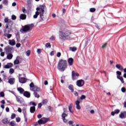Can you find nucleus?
<instances>
[{
    "mask_svg": "<svg viewBox=\"0 0 126 126\" xmlns=\"http://www.w3.org/2000/svg\"><path fill=\"white\" fill-rule=\"evenodd\" d=\"M119 118H120V119H126V111H124V112H121L120 114L119 115Z\"/></svg>",
    "mask_w": 126,
    "mask_h": 126,
    "instance_id": "1a4fd4ad",
    "label": "nucleus"
},
{
    "mask_svg": "<svg viewBox=\"0 0 126 126\" xmlns=\"http://www.w3.org/2000/svg\"><path fill=\"white\" fill-rule=\"evenodd\" d=\"M2 122L3 124H8L9 122L8 121V119L5 118L2 120Z\"/></svg>",
    "mask_w": 126,
    "mask_h": 126,
    "instance_id": "c85d7f7f",
    "label": "nucleus"
},
{
    "mask_svg": "<svg viewBox=\"0 0 126 126\" xmlns=\"http://www.w3.org/2000/svg\"><path fill=\"white\" fill-rule=\"evenodd\" d=\"M50 40H51L52 41H54V40H56V36H52L50 38Z\"/></svg>",
    "mask_w": 126,
    "mask_h": 126,
    "instance_id": "8fccbe9b",
    "label": "nucleus"
},
{
    "mask_svg": "<svg viewBox=\"0 0 126 126\" xmlns=\"http://www.w3.org/2000/svg\"><path fill=\"white\" fill-rule=\"evenodd\" d=\"M15 117H16V115L15 113H12L11 116V118L12 120H13V119H15Z\"/></svg>",
    "mask_w": 126,
    "mask_h": 126,
    "instance_id": "79ce46f5",
    "label": "nucleus"
},
{
    "mask_svg": "<svg viewBox=\"0 0 126 126\" xmlns=\"http://www.w3.org/2000/svg\"><path fill=\"white\" fill-rule=\"evenodd\" d=\"M15 82V78H11L9 79V80H8V83L11 85L14 84Z\"/></svg>",
    "mask_w": 126,
    "mask_h": 126,
    "instance_id": "ddd939ff",
    "label": "nucleus"
},
{
    "mask_svg": "<svg viewBox=\"0 0 126 126\" xmlns=\"http://www.w3.org/2000/svg\"><path fill=\"white\" fill-rule=\"evenodd\" d=\"M117 78H118V79H119V80L121 81L122 83H125L124 78H123L122 76H117Z\"/></svg>",
    "mask_w": 126,
    "mask_h": 126,
    "instance_id": "a878e982",
    "label": "nucleus"
},
{
    "mask_svg": "<svg viewBox=\"0 0 126 126\" xmlns=\"http://www.w3.org/2000/svg\"><path fill=\"white\" fill-rule=\"evenodd\" d=\"M4 51L6 54H12V53H13V48L7 46L4 48Z\"/></svg>",
    "mask_w": 126,
    "mask_h": 126,
    "instance_id": "39448f33",
    "label": "nucleus"
},
{
    "mask_svg": "<svg viewBox=\"0 0 126 126\" xmlns=\"http://www.w3.org/2000/svg\"><path fill=\"white\" fill-rule=\"evenodd\" d=\"M40 18L42 20H44V13H39Z\"/></svg>",
    "mask_w": 126,
    "mask_h": 126,
    "instance_id": "58836bf2",
    "label": "nucleus"
},
{
    "mask_svg": "<svg viewBox=\"0 0 126 126\" xmlns=\"http://www.w3.org/2000/svg\"><path fill=\"white\" fill-rule=\"evenodd\" d=\"M24 118H25V122H26V123H27V121L28 120V119H27V116H26V115H25Z\"/></svg>",
    "mask_w": 126,
    "mask_h": 126,
    "instance_id": "0e129e2a",
    "label": "nucleus"
},
{
    "mask_svg": "<svg viewBox=\"0 0 126 126\" xmlns=\"http://www.w3.org/2000/svg\"><path fill=\"white\" fill-rule=\"evenodd\" d=\"M12 25H13V22L11 20L6 24V26H8L10 28H12Z\"/></svg>",
    "mask_w": 126,
    "mask_h": 126,
    "instance_id": "a211bd4d",
    "label": "nucleus"
},
{
    "mask_svg": "<svg viewBox=\"0 0 126 126\" xmlns=\"http://www.w3.org/2000/svg\"><path fill=\"white\" fill-rule=\"evenodd\" d=\"M30 53H31L30 50L27 51L26 52V56H27L28 57H29V56H30Z\"/></svg>",
    "mask_w": 126,
    "mask_h": 126,
    "instance_id": "49530a36",
    "label": "nucleus"
},
{
    "mask_svg": "<svg viewBox=\"0 0 126 126\" xmlns=\"http://www.w3.org/2000/svg\"><path fill=\"white\" fill-rule=\"evenodd\" d=\"M69 50L70 51H72V52H75V51H76L77 50V48L75 47H69Z\"/></svg>",
    "mask_w": 126,
    "mask_h": 126,
    "instance_id": "cd10ccee",
    "label": "nucleus"
},
{
    "mask_svg": "<svg viewBox=\"0 0 126 126\" xmlns=\"http://www.w3.org/2000/svg\"><path fill=\"white\" fill-rule=\"evenodd\" d=\"M20 121H21V119H20V118L17 117L16 118V122L17 123H19V122H20Z\"/></svg>",
    "mask_w": 126,
    "mask_h": 126,
    "instance_id": "09e8293b",
    "label": "nucleus"
},
{
    "mask_svg": "<svg viewBox=\"0 0 126 126\" xmlns=\"http://www.w3.org/2000/svg\"><path fill=\"white\" fill-rule=\"evenodd\" d=\"M34 92V95L36 98H39L40 97V95L37 93V91H33Z\"/></svg>",
    "mask_w": 126,
    "mask_h": 126,
    "instance_id": "2f4dec72",
    "label": "nucleus"
},
{
    "mask_svg": "<svg viewBox=\"0 0 126 126\" xmlns=\"http://www.w3.org/2000/svg\"><path fill=\"white\" fill-rule=\"evenodd\" d=\"M16 100L17 102H18V103H20V104H21L22 103V102L21 101V100L19 97H16Z\"/></svg>",
    "mask_w": 126,
    "mask_h": 126,
    "instance_id": "a18cd8bd",
    "label": "nucleus"
},
{
    "mask_svg": "<svg viewBox=\"0 0 126 126\" xmlns=\"http://www.w3.org/2000/svg\"><path fill=\"white\" fill-rule=\"evenodd\" d=\"M75 76H79V74L77 72H75L74 71H72V78L73 80H75L76 79V78Z\"/></svg>",
    "mask_w": 126,
    "mask_h": 126,
    "instance_id": "6e6552de",
    "label": "nucleus"
},
{
    "mask_svg": "<svg viewBox=\"0 0 126 126\" xmlns=\"http://www.w3.org/2000/svg\"><path fill=\"white\" fill-rule=\"evenodd\" d=\"M90 12H95L96 11V9L95 8H91L90 9Z\"/></svg>",
    "mask_w": 126,
    "mask_h": 126,
    "instance_id": "ea45409f",
    "label": "nucleus"
},
{
    "mask_svg": "<svg viewBox=\"0 0 126 126\" xmlns=\"http://www.w3.org/2000/svg\"><path fill=\"white\" fill-rule=\"evenodd\" d=\"M121 91H122V92H123V93H125V92H126V88L125 87L122 88Z\"/></svg>",
    "mask_w": 126,
    "mask_h": 126,
    "instance_id": "603ef678",
    "label": "nucleus"
},
{
    "mask_svg": "<svg viewBox=\"0 0 126 126\" xmlns=\"http://www.w3.org/2000/svg\"><path fill=\"white\" fill-rule=\"evenodd\" d=\"M9 44L11 46H14L16 44L15 40L14 39L9 40Z\"/></svg>",
    "mask_w": 126,
    "mask_h": 126,
    "instance_id": "412c9836",
    "label": "nucleus"
},
{
    "mask_svg": "<svg viewBox=\"0 0 126 126\" xmlns=\"http://www.w3.org/2000/svg\"><path fill=\"white\" fill-rule=\"evenodd\" d=\"M80 102L79 100H76L75 101V105L77 106V105H79Z\"/></svg>",
    "mask_w": 126,
    "mask_h": 126,
    "instance_id": "e2e57ef3",
    "label": "nucleus"
},
{
    "mask_svg": "<svg viewBox=\"0 0 126 126\" xmlns=\"http://www.w3.org/2000/svg\"><path fill=\"white\" fill-rule=\"evenodd\" d=\"M107 46V43H104L102 46V49H104V48H105V47Z\"/></svg>",
    "mask_w": 126,
    "mask_h": 126,
    "instance_id": "bf43d9fd",
    "label": "nucleus"
},
{
    "mask_svg": "<svg viewBox=\"0 0 126 126\" xmlns=\"http://www.w3.org/2000/svg\"><path fill=\"white\" fill-rule=\"evenodd\" d=\"M37 53L38 54H41V49H37Z\"/></svg>",
    "mask_w": 126,
    "mask_h": 126,
    "instance_id": "680f3d73",
    "label": "nucleus"
},
{
    "mask_svg": "<svg viewBox=\"0 0 126 126\" xmlns=\"http://www.w3.org/2000/svg\"><path fill=\"white\" fill-rule=\"evenodd\" d=\"M17 90L19 92V93H20V94H24V92H25L24 89H23V88L21 87L18 88Z\"/></svg>",
    "mask_w": 126,
    "mask_h": 126,
    "instance_id": "aec40b11",
    "label": "nucleus"
},
{
    "mask_svg": "<svg viewBox=\"0 0 126 126\" xmlns=\"http://www.w3.org/2000/svg\"><path fill=\"white\" fill-rule=\"evenodd\" d=\"M57 68L60 71H64L67 68V61L64 59H60L57 65Z\"/></svg>",
    "mask_w": 126,
    "mask_h": 126,
    "instance_id": "f257e3e1",
    "label": "nucleus"
},
{
    "mask_svg": "<svg viewBox=\"0 0 126 126\" xmlns=\"http://www.w3.org/2000/svg\"><path fill=\"white\" fill-rule=\"evenodd\" d=\"M116 67L119 69L120 70H124V67L122 66L121 64H117L116 65Z\"/></svg>",
    "mask_w": 126,
    "mask_h": 126,
    "instance_id": "5701e85b",
    "label": "nucleus"
},
{
    "mask_svg": "<svg viewBox=\"0 0 126 126\" xmlns=\"http://www.w3.org/2000/svg\"><path fill=\"white\" fill-rule=\"evenodd\" d=\"M76 83L77 86H78V87H83V86H84L85 82H84V80L80 79L77 81Z\"/></svg>",
    "mask_w": 126,
    "mask_h": 126,
    "instance_id": "423d86ee",
    "label": "nucleus"
},
{
    "mask_svg": "<svg viewBox=\"0 0 126 126\" xmlns=\"http://www.w3.org/2000/svg\"><path fill=\"white\" fill-rule=\"evenodd\" d=\"M116 73H117V76H121V75H122V72L120 71H117Z\"/></svg>",
    "mask_w": 126,
    "mask_h": 126,
    "instance_id": "a19ab883",
    "label": "nucleus"
},
{
    "mask_svg": "<svg viewBox=\"0 0 126 126\" xmlns=\"http://www.w3.org/2000/svg\"><path fill=\"white\" fill-rule=\"evenodd\" d=\"M62 117L63 118V120L64 123H67V120L65 119L66 117H67V115L65 113H63L62 115Z\"/></svg>",
    "mask_w": 126,
    "mask_h": 126,
    "instance_id": "4468645a",
    "label": "nucleus"
},
{
    "mask_svg": "<svg viewBox=\"0 0 126 126\" xmlns=\"http://www.w3.org/2000/svg\"><path fill=\"white\" fill-rule=\"evenodd\" d=\"M47 103H48V99H44V100L42 101V103L43 105H46V104H47Z\"/></svg>",
    "mask_w": 126,
    "mask_h": 126,
    "instance_id": "e433bc0d",
    "label": "nucleus"
},
{
    "mask_svg": "<svg viewBox=\"0 0 126 126\" xmlns=\"http://www.w3.org/2000/svg\"><path fill=\"white\" fill-rule=\"evenodd\" d=\"M3 4L5 5H7L8 4V0H4L2 2Z\"/></svg>",
    "mask_w": 126,
    "mask_h": 126,
    "instance_id": "c9c22d12",
    "label": "nucleus"
},
{
    "mask_svg": "<svg viewBox=\"0 0 126 126\" xmlns=\"http://www.w3.org/2000/svg\"><path fill=\"white\" fill-rule=\"evenodd\" d=\"M22 11L23 13H25L26 12V9H25V7H23L22 8Z\"/></svg>",
    "mask_w": 126,
    "mask_h": 126,
    "instance_id": "052dcab7",
    "label": "nucleus"
},
{
    "mask_svg": "<svg viewBox=\"0 0 126 126\" xmlns=\"http://www.w3.org/2000/svg\"><path fill=\"white\" fill-rule=\"evenodd\" d=\"M68 124L69 125V126H71V125H73V121H69L68 122Z\"/></svg>",
    "mask_w": 126,
    "mask_h": 126,
    "instance_id": "4d7b16f0",
    "label": "nucleus"
},
{
    "mask_svg": "<svg viewBox=\"0 0 126 126\" xmlns=\"http://www.w3.org/2000/svg\"><path fill=\"white\" fill-rule=\"evenodd\" d=\"M61 56H62L61 52H58L57 54V57H58V58H60Z\"/></svg>",
    "mask_w": 126,
    "mask_h": 126,
    "instance_id": "5fc2aeb1",
    "label": "nucleus"
},
{
    "mask_svg": "<svg viewBox=\"0 0 126 126\" xmlns=\"http://www.w3.org/2000/svg\"><path fill=\"white\" fill-rule=\"evenodd\" d=\"M11 20L9 19L8 18H5L4 19V21L5 23H6V24H7Z\"/></svg>",
    "mask_w": 126,
    "mask_h": 126,
    "instance_id": "f704fd0d",
    "label": "nucleus"
},
{
    "mask_svg": "<svg viewBox=\"0 0 126 126\" xmlns=\"http://www.w3.org/2000/svg\"><path fill=\"white\" fill-rule=\"evenodd\" d=\"M23 95L24 96H25V97H26L27 98H30V96H31L30 93L28 91H25Z\"/></svg>",
    "mask_w": 126,
    "mask_h": 126,
    "instance_id": "2eb2a0df",
    "label": "nucleus"
},
{
    "mask_svg": "<svg viewBox=\"0 0 126 126\" xmlns=\"http://www.w3.org/2000/svg\"><path fill=\"white\" fill-rule=\"evenodd\" d=\"M13 58V55H12V53H9L7 55V59L8 60H11Z\"/></svg>",
    "mask_w": 126,
    "mask_h": 126,
    "instance_id": "393cba45",
    "label": "nucleus"
},
{
    "mask_svg": "<svg viewBox=\"0 0 126 126\" xmlns=\"http://www.w3.org/2000/svg\"><path fill=\"white\" fill-rule=\"evenodd\" d=\"M30 113L32 114H34L35 111H36V108L35 106H31L30 109Z\"/></svg>",
    "mask_w": 126,
    "mask_h": 126,
    "instance_id": "6ab92c4d",
    "label": "nucleus"
},
{
    "mask_svg": "<svg viewBox=\"0 0 126 126\" xmlns=\"http://www.w3.org/2000/svg\"><path fill=\"white\" fill-rule=\"evenodd\" d=\"M73 106V104L72 103H71V104H70V105L68 107L69 111V112H70V113H73V111L71 110V109H72Z\"/></svg>",
    "mask_w": 126,
    "mask_h": 126,
    "instance_id": "bb28decb",
    "label": "nucleus"
},
{
    "mask_svg": "<svg viewBox=\"0 0 126 126\" xmlns=\"http://www.w3.org/2000/svg\"><path fill=\"white\" fill-rule=\"evenodd\" d=\"M33 27H34V24H33L25 25L22 27L21 32L23 31V32H25V33L30 32L33 29Z\"/></svg>",
    "mask_w": 126,
    "mask_h": 126,
    "instance_id": "7ed1b4c3",
    "label": "nucleus"
},
{
    "mask_svg": "<svg viewBox=\"0 0 126 126\" xmlns=\"http://www.w3.org/2000/svg\"><path fill=\"white\" fill-rule=\"evenodd\" d=\"M13 66V64L12 63H8L6 65L4 66V68H10V67H12Z\"/></svg>",
    "mask_w": 126,
    "mask_h": 126,
    "instance_id": "f3484780",
    "label": "nucleus"
},
{
    "mask_svg": "<svg viewBox=\"0 0 126 126\" xmlns=\"http://www.w3.org/2000/svg\"><path fill=\"white\" fill-rule=\"evenodd\" d=\"M12 30V28H9L8 26H6V28L4 31L5 33H10V32Z\"/></svg>",
    "mask_w": 126,
    "mask_h": 126,
    "instance_id": "f8f14e48",
    "label": "nucleus"
},
{
    "mask_svg": "<svg viewBox=\"0 0 126 126\" xmlns=\"http://www.w3.org/2000/svg\"><path fill=\"white\" fill-rule=\"evenodd\" d=\"M30 87H31V90H32V91H37V92H40V88L38 87L37 86H35L33 82H32L30 84Z\"/></svg>",
    "mask_w": 126,
    "mask_h": 126,
    "instance_id": "20e7f679",
    "label": "nucleus"
},
{
    "mask_svg": "<svg viewBox=\"0 0 126 126\" xmlns=\"http://www.w3.org/2000/svg\"><path fill=\"white\" fill-rule=\"evenodd\" d=\"M74 62V60L72 58H69L67 60L68 64L69 66H71L73 65V63Z\"/></svg>",
    "mask_w": 126,
    "mask_h": 126,
    "instance_id": "0eeeda50",
    "label": "nucleus"
},
{
    "mask_svg": "<svg viewBox=\"0 0 126 126\" xmlns=\"http://www.w3.org/2000/svg\"><path fill=\"white\" fill-rule=\"evenodd\" d=\"M120 112V109H116L114 110V111L111 112V116H115V115H117V114H119Z\"/></svg>",
    "mask_w": 126,
    "mask_h": 126,
    "instance_id": "dca6fc26",
    "label": "nucleus"
},
{
    "mask_svg": "<svg viewBox=\"0 0 126 126\" xmlns=\"http://www.w3.org/2000/svg\"><path fill=\"white\" fill-rule=\"evenodd\" d=\"M45 7H46V6L45 5H42L41 6V7L40 8V11L39 12V13H44L45 11Z\"/></svg>",
    "mask_w": 126,
    "mask_h": 126,
    "instance_id": "4be33fe9",
    "label": "nucleus"
},
{
    "mask_svg": "<svg viewBox=\"0 0 126 126\" xmlns=\"http://www.w3.org/2000/svg\"><path fill=\"white\" fill-rule=\"evenodd\" d=\"M37 123L39 124V125H44L42 119L39 120Z\"/></svg>",
    "mask_w": 126,
    "mask_h": 126,
    "instance_id": "4c0bfd02",
    "label": "nucleus"
},
{
    "mask_svg": "<svg viewBox=\"0 0 126 126\" xmlns=\"http://www.w3.org/2000/svg\"><path fill=\"white\" fill-rule=\"evenodd\" d=\"M39 14H40V12L39 11H36L35 14L33 15V18H37Z\"/></svg>",
    "mask_w": 126,
    "mask_h": 126,
    "instance_id": "7c9ffc66",
    "label": "nucleus"
},
{
    "mask_svg": "<svg viewBox=\"0 0 126 126\" xmlns=\"http://www.w3.org/2000/svg\"><path fill=\"white\" fill-rule=\"evenodd\" d=\"M15 121H12L9 123V126H15Z\"/></svg>",
    "mask_w": 126,
    "mask_h": 126,
    "instance_id": "72a5a7b5",
    "label": "nucleus"
},
{
    "mask_svg": "<svg viewBox=\"0 0 126 126\" xmlns=\"http://www.w3.org/2000/svg\"><path fill=\"white\" fill-rule=\"evenodd\" d=\"M76 109L77 110H80L81 109V107H80V105L79 104L76 105Z\"/></svg>",
    "mask_w": 126,
    "mask_h": 126,
    "instance_id": "6e6d98bb",
    "label": "nucleus"
},
{
    "mask_svg": "<svg viewBox=\"0 0 126 126\" xmlns=\"http://www.w3.org/2000/svg\"><path fill=\"white\" fill-rule=\"evenodd\" d=\"M1 57H4V52H1L0 53Z\"/></svg>",
    "mask_w": 126,
    "mask_h": 126,
    "instance_id": "774afa93",
    "label": "nucleus"
},
{
    "mask_svg": "<svg viewBox=\"0 0 126 126\" xmlns=\"http://www.w3.org/2000/svg\"><path fill=\"white\" fill-rule=\"evenodd\" d=\"M19 81L20 83H26L27 79L24 77H19Z\"/></svg>",
    "mask_w": 126,
    "mask_h": 126,
    "instance_id": "9d476101",
    "label": "nucleus"
},
{
    "mask_svg": "<svg viewBox=\"0 0 126 126\" xmlns=\"http://www.w3.org/2000/svg\"><path fill=\"white\" fill-rule=\"evenodd\" d=\"M42 119L43 122V125H45V124H46V123H48V121H49L48 120V118H43Z\"/></svg>",
    "mask_w": 126,
    "mask_h": 126,
    "instance_id": "c756f323",
    "label": "nucleus"
},
{
    "mask_svg": "<svg viewBox=\"0 0 126 126\" xmlns=\"http://www.w3.org/2000/svg\"><path fill=\"white\" fill-rule=\"evenodd\" d=\"M0 97H3L4 96V93H3V92H1L0 93Z\"/></svg>",
    "mask_w": 126,
    "mask_h": 126,
    "instance_id": "864d4df0",
    "label": "nucleus"
},
{
    "mask_svg": "<svg viewBox=\"0 0 126 126\" xmlns=\"http://www.w3.org/2000/svg\"><path fill=\"white\" fill-rule=\"evenodd\" d=\"M22 59L20 56H18L16 58V59L14 62V64H19V61H21Z\"/></svg>",
    "mask_w": 126,
    "mask_h": 126,
    "instance_id": "9b49d317",
    "label": "nucleus"
},
{
    "mask_svg": "<svg viewBox=\"0 0 126 126\" xmlns=\"http://www.w3.org/2000/svg\"><path fill=\"white\" fill-rule=\"evenodd\" d=\"M86 96H85V95H82L80 97V99L81 100H83V99H86Z\"/></svg>",
    "mask_w": 126,
    "mask_h": 126,
    "instance_id": "de8ad7c7",
    "label": "nucleus"
},
{
    "mask_svg": "<svg viewBox=\"0 0 126 126\" xmlns=\"http://www.w3.org/2000/svg\"><path fill=\"white\" fill-rule=\"evenodd\" d=\"M71 32L69 31H66L65 32L60 31L59 32V38L61 40H68L70 38V34Z\"/></svg>",
    "mask_w": 126,
    "mask_h": 126,
    "instance_id": "f03ea898",
    "label": "nucleus"
},
{
    "mask_svg": "<svg viewBox=\"0 0 126 126\" xmlns=\"http://www.w3.org/2000/svg\"><path fill=\"white\" fill-rule=\"evenodd\" d=\"M45 47H46V48H51V43H50V42L46 43Z\"/></svg>",
    "mask_w": 126,
    "mask_h": 126,
    "instance_id": "37998d69",
    "label": "nucleus"
},
{
    "mask_svg": "<svg viewBox=\"0 0 126 126\" xmlns=\"http://www.w3.org/2000/svg\"><path fill=\"white\" fill-rule=\"evenodd\" d=\"M68 88L70 90H71V92H73L74 91V90H73V86H72V85H70L69 86H68Z\"/></svg>",
    "mask_w": 126,
    "mask_h": 126,
    "instance_id": "473e14b6",
    "label": "nucleus"
},
{
    "mask_svg": "<svg viewBox=\"0 0 126 126\" xmlns=\"http://www.w3.org/2000/svg\"><path fill=\"white\" fill-rule=\"evenodd\" d=\"M12 34H7V38H8V39L10 38L11 37H12Z\"/></svg>",
    "mask_w": 126,
    "mask_h": 126,
    "instance_id": "13d9d810",
    "label": "nucleus"
},
{
    "mask_svg": "<svg viewBox=\"0 0 126 126\" xmlns=\"http://www.w3.org/2000/svg\"><path fill=\"white\" fill-rule=\"evenodd\" d=\"M9 73H10V74H12V73H14V69L10 68L9 70Z\"/></svg>",
    "mask_w": 126,
    "mask_h": 126,
    "instance_id": "c03bdc74",
    "label": "nucleus"
},
{
    "mask_svg": "<svg viewBox=\"0 0 126 126\" xmlns=\"http://www.w3.org/2000/svg\"><path fill=\"white\" fill-rule=\"evenodd\" d=\"M41 107H42V103H39L38 104V109H40L41 108Z\"/></svg>",
    "mask_w": 126,
    "mask_h": 126,
    "instance_id": "338daca9",
    "label": "nucleus"
},
{
    "mask_svg": "<svg viewBox=\"0 0 126 126\" xmlns=\"http://www.w3.org/2000/svg\"><path fill=\"white\" fill-rule=\"evenodd\" d=\"M11 19H12V20H15V19H16V16L14 15H12Z\"/></svg>",
    "mask_w": 126,
    "mask_h": 126,
    "instance_id": "3c124183",
    "label": "nucleus"
},
{
    "mask_svg": "<svg viewBox=\"0 0 126 126\" xmlns=\"http://www.w3.org/2000/svg\"><path fill=\"white\" fill-rule=\"evenodd\" d=\"M20 19L22 20H25L26 19V15L24 14H21L20 16Z\"/></svg>",
    "mask_w": 126,
    "mask_h": 126,
    "instance_id": "b1692460",
    "label": "nucleus"
},
{
    "mask_svg": "<svg viewBox=\"0 0 126 126\" xmlns=\"http://www.w3.org/2000/svg\"><path fill=\"white\" fill-rule=\"evenodd\" d=\"M50 56H54V55H55V52H54V51H52L50 53Z\"/></svg>",
    "mask_w": 126,
    "mask_h": 126,
    "instance_id": "69168bd1",
    "label": "nucleus"
}]
</instances>
